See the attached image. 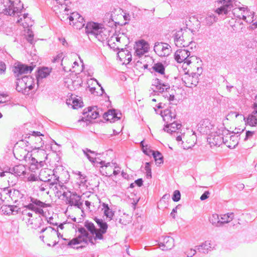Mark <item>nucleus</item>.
<instances>
[{"label":"nucleus","mask_w":257,"mask_h":257,"mask_svg":"<svg viewBox=\"0 0 257 257\" xmlns=\"http://www.w3.org/2000/svg\"><path fill=\"white\" fill-rule=\"evenodd\" d=\"M100 171L103 175L106 176H116L120 173V167L115 162L113 161L105 163L101 161L100 162Z\"/></svg>","instance_id":"obj_10"},{"label":"nucleus","mask_w":257,"mask_h":257,"mask_svg":"<svg viewBox=\"0 0 257 257\" xmlns=\"http://www.w3.org/2000/svg\"><path fill=\"white\" fill-rule=\"evenodd\" d=\"M94 221L97 223L99 228H96L94 224L88 220L84 222V226L92 235H95L94 239H103V234L107 232L108 225L102 219L95 217Z\"/></svg>","instance_id":"obj_2"},{"label":"nucleus","mask_w":257,"mask_h":257,"mask_svg":"<svg viewBox=\"0 0 257 257\" xmlns=\"http://www.w3.org/2000/svg\"><path fill=\"white\" fill-rule=\"evenodd\" d=\"M79 180L80 183L81 184H85L86 181V176L84 174H82V172H79L78 173Z\"/></svg>","instance_id":"obj_56"},{"label":"nucleus","mask_w":257,"mask_h":257,"mask_svg":"<svg viewBox=\"0 0 257 257\" xmlns=\"http://www.w3.org/2000/svg\"><path fill=\"white\" fill-rule=\"evenodd\" d=\"M1 200L5 202V206L9 207H18L15 203H16L19 199L22 197V194L20 192L16 189L8 190L4 189L1 193Z\"/></svg>","instance_id":"obj_6"},{"label":"nucleus","mask_w":257,"mask_h":257,"mask_svg":"<svg viewBox=\"0 0 257 257\" xmlns=\"http://www.w3.org/2000/svg\"><path fill=\"white\" fill-rule=\"evenodd\" d=\"M50 184L48 182H44L40 186V190L42 192L46 191L47 193L49 189Z\"/></svg>","instance_id":"obj_58"},{"label":"nucleus","mask_w":257,"mask_h":257,"mask_svg":"<svg viewBox=\"0 0 257 257\" xmlns=\"http://www.w3.org/2000/svg\"><path fill=\"white\" fill-rule=\"evenodd\" d=\"M210 222L216 226H219L220 224V218L217 214H213L209 218Z\"/></svg>","instance_id":"obj_47"},{"label":"nucleus","mask_w":257,"mask_h":257,"mask_svg":"<svg viewBox=\"0 0 257 257\" xmlns=\"http://www.w3.org/2000/svg\"><path fill=\"white\" fill-rule=\"evenodd\" d=\"M178 142L182 141L183 147L185 149H188L192 147L196 144V137L195 134L190 132H187L177 137Z\"/></svg>","instance_id":"obj_11"},{"label":"nucleus","mask_w":257,"mask_h":257,"mask_svg":"<svg viewBox=\"0 0 257 257\" xmlns=\"http://www.w3.org/2000/svg\"><path fill=\"white\" fill-rule=\"evenodd\" d=\"M128 43V39L126 35L122 33H116L108 40V44L114 50L122 49Z\"/></svg>","instance_id":"obj_8"},{"label":"nucleus","mask_w":257,"mask_h":257,"mask_svg":"<svg viewBox=\"0 0 257 257\" xmlns=\"http://www.w3.org/2000/svg\"><path fill=\"white\" fill-rule=\"evenodd\" d=\"M117 55L120 62L122 64H127L132 60L131 53L127 50L123 49V48L117 53Z\"/></svg>","instance_id":"obj_31"},{"label":"nucleus","mask_w":257,"mask_h":257,"mask_svg":"<svg viewBox=\"0 0 257 257\" xmlns=\"http://www.w3.org/2000/svg\"><path fill=\"white\" fill-rule=\"evenodd\" d=\"M25 171V167L23 165H17L12 170V172L18 176H21L24 174Z\"/></svg>","instance_id":"obj_44"},{"label":"nucleus","mask_w":257,"mask_h":257,"mask_svg":"<svg viewBox=\"0 0 257 257\" xmlns=\"http://www.w3.org/2000/svg\"><path fill=\"white\" fill-rule=\"evenodd\" d=\"M186 26L192 31L197 30L199 28L200 22L196 18L193 16L186 21Z\"/></svg>","instance_id":"obj_34"},{"label":"nucleus","mask_w":257,"mask_h":257,"mask_svg":"<svg viewBox=\"0 0 257 257\" xmlns=\"http://www.w3.org/2000/svg\"><path fill=\"white\" fill-rule=\"evenodd\" d=\"M33 69L34 67L32 66L18 63L15 65L13 71L15 75L19 77L22 74L30 73Z\"/></svg>","instance_id":"obj_25"},{"label":"nucleus","mask_w":257,"mask_h":257,"mask_svg":"<svg viewBox=\"0 0 257 257\" xmlns=\"http://www.w3.org/2000/svg\"><path fill=\"white\" fill-rule=\"evenodd\" d=\"M182 69L184 72L198 73L201 74L202 73V62L201 60L195 56H191L182 64Z\"/></svg>","instance_id":"obj_4"},{"label":"nucleus","mask_w":257,"mask_h":257,"mask_svg":"<svg viewBox=\"0 0 257 257\" xmlns=\"http://www.w3.org/2000/svg\"><path fill=\"white\" fill-rule=\"evenodd\" d=\"M62 56H63L62 54H59L57 55V56H55L54 57H53V59H52V61L53 63H56L57 62L59 61L60 60L62 61V59L63 58Z\"/></svg>","instance_id":"obj_63"},{"label":"nucleus","mask_w":257,"mask_h":257,"mask_svg":"<svg viewBox=\"0 0 257 257\" xmlns=\"http://www.w3.org/2000/svg\"><path fill=\"white\" fill-rule=\"evenodd\" d=\"M155 53L160 57H166L171 52V47L167 43H156L154 48Z\"/></svg>","instance_id":"obj_23"},{"label":"nucleus","mask_w":257,"mask_h":257,"mask_svg":"<svg viewBox=\"0 0 257 257\" xmlns=\"http://www.w3.org/2000/svg\"><path fill=\"white\" fill-rule=\"evenodd\" d=\"M197 247L200 252L205 253L208 252V250L210 248H211V245L210 241H206L201 245Z\"/></svg>","instance_id":"obj_43"},{"label":"nucleus","mask_w":257,"mask_h":257,"mask_svg":"<svg viewBox=\"0 0 257 257\" xmlns=\"http://www.w3.org/2000/svg\"><path fill=\"white\" fill-rule=\"evenodd\" d=\"M63 196L66 198L67 203L71 206H74L80 208L82 206L81 197L75 193H71L70 191L63 192Z\"/></svg>","instance_id":"obj_21"},{"label":"nucleus","mask_w":257,"mask_h":257,"mask_svg":"<svg viewBox=\"0 0 257 257\" xmlns=\"http://www.w3.org/2000/svg\"><path fill=\"white\" fill-rule=\"evenodd\" d=\"M78 231L80 233V234L69 241L68 245L71 246L72 245L78 244L82 242H84L86 244H88V243L92 245L95 244L94 242V240H95L94 236L91 234L90 235L85 228L82 227H78Z\"/></svg>","instance_id":"obj_7"},{"label":"nucleus","mask_w":257,"mask_h":257,"mask_svg":"<svg viewBox=\"0 0 257 257\" xmlns=\"http://www.w3.org/2000/svg\"><path fill=\"white\" fill-rule=\"evenodd\" d=\"M159 245L162 250H170L174 246V240L172 237L162 236L159 238Z\"/></svg>","instance_id":"obj_26"},{"label":"nucleus","mask_w":257,"mask_h":257,"mask_svg":"<svg viewBox=\"0 0 257 257\" xmlns=\"http://www.w3.org/2000/svg\"><path fill=\"white\" fill-rule=\"evenodd\" d=\"M222 133L224 138L223 143L229 148H234L238 144V136L225 129H223Z\"/></svg>","instance_id":"obj_17"},{"label":"nucleus","mask_w":257,"mask_h":257,"mask_svg":"<svg viewBox=\"0 0 257 257\" xmlns=\"http://www.w3.org/2000/svg\"><path fill=\"white\" fill-rule=\"evenodd\" d=\"M180 193L178 190H175L174 192L172 199L174 201H178L180 199Z\"/></svg>","instance_id":"obj_60"},{"label":"nucleus","mask_w":257,"mask_h":257,"mask_svg":"<svg viewBox=\"0 0 257 257\" xmlns=\"http://www.w3.org/2000/svg\"><path fill=\"white\" fill-rule=\"evenodd\" d=\"M226 119L229 121L235 128L243 131L245 123V117L243 115L236 112L231 111L226 116Z\"/></svg>","instance_id":"obj_12"},{"label":"nucleus","mask_w":257,"mask_h":257,"mask_svg":"<svg viewBox=\"0 0 257 257\" xmlns=\"http://www.w3.org/2000/svg\"><path fill=\"white\" fill-rule=\"evenodd\" d=\"M31 212H28V210L22 211L23 220L27 219L28 225L33 229H36L43 225L44 221L41 216L44 215V210H30Z\"/></svg>","instance_id":"obj_3"},{"label":"nucleus","mask_w":257,"mask_h":257,"mask_svg":"<svg viewBox=\"0 0 257 257\" xmlns=\"http://www.w3.org/2000/svg\"><path fill=\"white\" fill-rule=\"evenodd\" d=\"M83 115L86 120L90 121L97 118L99 116V112L96 107H88L84 110Z\"/></svg>","instance_id":"obj_29"},{"label":"nucleus","mask_w":257,"mask_h":257,"mask_svg":"<svg viewBox=\"0 0 257 257\" xmlns=\"http://www.w3.org/2000/svg\"><path fill=\"white\" fill-rule=\"evenodd\" d=\"M16 178L13 173L3 172L0 173V186L5 189L16 184Z\"/></svg>","instance_id":"obj_15"},{"label":"nucleus","mask_w":257,"mask_h":257,"mask_svg":"<svg viewBox=\"0 0 257 257\" xmlns=\"http://www.w3.org/2000/svg\"><path fill=\"white\" fill-rule=\"evenodd\" d=\"M122 211H123V210H122ZM119 215H121L122 213H123V216H121V218L119 219V222L123 221V222H125V223H126L131 220L132 216L131 214L124 213L123 211H121V210H119Z\"/></svg>","instance_id":"obj_51"},{"label":"nucleus","mask_w":257,"mask_h":257,"mask_svg":"<svg viewBox=\"0 0 257 257\" xmlns=\"http://www.w3.org/2000/svg\"><path fill=\"white\" fill-rule=\"evenodd\" d=\"M190 52L185 49H179L175 53V59L178 63H184L190 57Z\"/></svg>","instance_id":"obj_30"},{"label":"nucleus","mask_w":257,"mask_h":257,"mask_svg":"<svg viewBox=\"0 0 257 257\" xmlns=\"http://www.w3.org/2000/svg\"><path fill=\"white\" fill-rule=\"evenodd\" d=\"M34 36L33 32L30 29H27L25 36L27 40L31 44H33L34 42Z\"/></svg>","instance_id":"obj_53"},{"label":"nucleus","mask_w":257,"mask_h":257,"mask_svg":"<svg viewBox=\"0 0 257 257\" xmlns=\"http://www.w3.org/2000/svg\"><path fill=\"white\" fill-rule=\"evenodd\" d=\"M67 103L71 104L74 109H78L83 106V103L80 98L72 96L67 100Z\"/></svg>","instance_id":"obj_36"},{"label":"nucleus","mask_w":257,"mask_h":257,"mask_svg":"<svg viewBox=\"0 0 257 257\" xmlns=\"http://www.w3.org/2000/svg\"><path fill=\"white\" fill-rule=\"evenodd\" d=\"M200 127L201 130L203 131H207L209 130L212 127V124L211 123L210 120L208 119H205L202 120L199 123Z\"/></svg>","instance_id":"obj_41"},{"label":"nucleus","mask_w":257,"mask_h":257,"mask_svg":"<svg viewBox=\"0 0 257 257\" xmlns=\"http://www.w3.org/2000/svg\"><path fill=\"white\" fill-rule=\"evenodd\" d=\"M228 6V5H225L223 6V7H221L219 8H218L216 10V12L218 14H221L222 13H224L226 14L227 12V7Z\"/></svg>","instance_id":"obj_59"},{"label":"nucleus","mask_w":257,"mask_h":257,"mask_svg":"<svg viewBox=\"0 0 257 257\" xmlns=\"http://www.w3.org/2000/svg\"><path fill=\"white\" fill-rule=\"evenodd\" d=\"M5 6L7 7L5 9L3 10V13L7 15L12 16L15 15L16 13L18 14L15 11L14 5L9 0H5L4 1Z\"/></svg>","instance_id":"obj_35"},{"label":"nucleus","mask_w":257,"mask_h":257,"mask_svg":"<svg viewBox=\"0 0 257 257\" xmlns=\"http://www.w3.org/2000/svg\"><path fill=\"white\" fill-rule=\"evenodd\" d=\"M70 25L74 29L80 30L85 25L84 18L77 13H73L69 17Z\"/></svg>","instance_id":"obj_22"},{"label":"nucleus","mask_w":257,"mask_h":257,"mask_svg":"<svg viewBox=\"0 0 257 257\" xmlns=\"http://www.w3.org/2000/svg\"><path fill=\"white\" fill-rule=\"evenodd\" d=\"M51 229V230L52 231H54L57 233V236L58 238H61L64 240H67V239L63 238L62 234H61L60 232H59L58 227L56 229H54V228H52L50 226L44 227L41 229V230L40 231V232L41 233H43L45 231H46L47 229Z\"/></svg>","instance_id":"obj_52"},{"label":"nucleus","mask_w":257,"mask_h":257,"mask_svg":"<svg viewBox=\"0 0 257 257\" xmlns=\"http://www.w3.org/2000/svg\"><path fill=\"white\" fill-rule=\"evenodd\" d=\"M152 154L154 156L155 161L158 163L161 164L163 162V156L162 154L159 152H153Z\"/></svg>","instance_id":"obj_54"},{"label":"nucleus","mask_w":257,"mask_h":257,"mask_svg":"<svg viewBox=\"0 0 257 257\" xmlns=\"http://www.w3.org/2000/svg\"><path fill=\"white\" fill-rule=\"evenodd\" d=\"M234 217L233 213H227L220 215V224L227 223L231 221Z\"/></svg>","instance_id":"obj_42"},{"label":"nucleus","mask_w":257,"mask_h":257,"mask_svg":"<svg viewBox=\"0 0 257 257\" xmlns=\"http://www.w3.org/2000/svg\"><path fill=\"white\" fill-rule=\"evenodd\" d=\"M32 203L30 204L29 206V209H33L34 208V205H36V206L39 207H42V208H46L50 207L49 204L45 203L44 202H42L39 200H32Z\"/></svg>","instance_id":"obj_46"},{"label":"nucleus","mask_w":257,"mask_h":257,"mask_svg":"<svg viewBox=\"0 0 257 257\" xmlns=\"http://www.w3.org/2000/svg\"><path fill=\"white\" fill-rule=\"evenodd\" d=\"M32 148L28 142L26 140H21L15 145L14 148V154L17 159H23L26 158Z\"/></svg>","instance_id":"obj_9"},{"label":"nucleus","mask_w":257,"mask_h":257,"mask_svg":"<svg viewBox=\"0 0 257 257\" xmlns=\"http://www.w3.org/2000/svg\"><path fill=\"white\" fill-rule=\"evenodd\" d=\"M141 145L142 146V149L144 153L146 154L147 155H150L151 153H152V150H150V148L147 145H145V142L142 141Z\"/></svg>","instance_id":"obj_55"},{"label":"nucleus","mask_w":257,"mask_h":257,"mask_svg":"<svg viewBox=\"0 0 257 257\" xmlns=\"http://www.w3.org/2000/svg\"><path fill=\"white\" fill-rule=\"evenodd\" d=\"M99 203V199L97 198H90L87 200L85 201V205L87 207L95 208L97 207L94 204Z\"/></svg>","instance_id":"obj_45"},{"label":"nucleus","mask_w":257,"mask_h":257,"mask_svg":"<svg viewBox=\"0 0 257 257\" xmlns=\"http://www.w3.org/2000/svg\"><path fill=\"white\" fill-rule=\"evenodd\" d=\"M201 74L198 73L185 72L182 77V80L187 87H193L197 86L199 82V77Z\"/></svg>","instance_id":"obj_19"},{"label":"nucleus","mask_w":257,"mask_h":257,"mask_svg":"<svg viewBox=\"0 0 257 257\" xmlns=\"http://www.w3.org/2000/svg\"><path fill=\"white\" fill-rule=\"evenodd\" d=\"M116 117V113L114 110H109L104 113L103 117L107 121H111Z\"/></svg>","instance_id":"obj_48"},{"label":"nucleus","mask_w":257,"mask_h":257,"mask_svg":"<svg viewBox=\"0 0 257 257\" xmlns=\"http://www.w3.org/2000/svg\"><path fill=\"white\" fill-rule=\"evenodd\" d=\"M233 14L236 17L247 22L253 21L254 13L246 8H235L233 10Z\"/></svg>","instance_id":"obj_18"},{"label":"nucleus","mask_w":257,"mask_h":257,"mask_svg":"<svg viewBox=\"0 0 257 257\" xmlns=\"http://www.w3.org/2000/svg\"><path fill=\"white\" fill-rule=\"evenodd\" d=\"M145 170L146 171L147 175L151 177V169L150 163L147 162L146 163Z\"/></svg>","instance_id":"obj_62"},{"label":"nucleus","mask_w":257,"mask_h":257,"mask_svg":"<svg viewBox=\"0 0 257 257\" xmlns=\"http://www.w3.org/2000/svg\"><path fill=\"white\" fill-rule=\"evenodd\" d=\"M126 16L121 10L115 11L111 15V20L115 24L124 25L126 24Z\"/></svg>","instance_id":"obj_28"},{"label":"nucleus","mask_w":257,"mask_h":257,"mask_svg":"<svg viewBox=\"0 0 257 257\" xmlns=\"http://www.w3.org/2000/svg\"><path fill=\"white\" fill-rule=\"evenodd\" d=\"M181 127V124L173 121L171 123L166 124L164 130L169 133H172L177 132V131L180 129Z\"/></svg>","instance_id":"obj_38"},{"label":"nucleus","mask_w":257,"mask_h":257,"mask_svg":"<svg viewBox=\"0 0 257 257\" xmlns=\"http://www.w3.org/2000/svg\"><path fill=\"white\" fill-rule=\"evenodd\" d=\"M89 83H91V85H93L94 84V86H90V84H89V90L90 91L94 93L95 91V90L96 89V86L98 88L99 86H98V84L96 82V81L94 80H91L90 81V82Z\"/></svg>","instance_id":"obj_57"},{"label":"nucleus","mask_w":257,"mask_h":257,"mask_svg":"<svg viewBox=\"0 0 257 257\" xmlns=\"http://www.w3.org/2000/svg\"><path fill=\"white\" fill-rule=\"evenodd\" d=\"M28 15H24L23 18H21L18 20L17 23L22 25L24 27H28L31 25V20L30 18L28 17Z\"/></svg>","instance_id":"obj_40"},{"label":"nucleus","mask_w":257,"mask_h":257,"mask_svg":"<svg viewBox=\"0 0 257 257\" xmlns=\"http://www.w3.org/2000/svg\"><path fill=\"white\" fill-rule=\"evenodd\" d=\"M61 65L66 72H76L79 67L78 63L72 57H63Z\"/></svg>","instance_id":"obj_20"},{"label":"nucleus","mask_w":257,"mask_h":257,"mask_svg":"<svg viewBox=\"0 0 257 257\" xmlns=\"http://www.w3.org/2000/svg\"><path fill=\"white\" fill-rule=\"evenodd\" d=\"M170 88V86L168 84H164L160 82L156 85V89L160 92L168 91Z\"/></svg>","instance_id":"obj_49"},{"label":"nucleus","mask_w":257,"mask_h":257,"mask_svg":"<svg viewBox=\"0 0 257 257\" xmlns=\"http://www.w3.org/2000/svg\"><path fill=\"white\" fill-rule=\"evenodd\" d=\"M222 132L223 129H218L209 135L207 141L211 147H219L223 143L224 138Z\"/></svg>","instance_id":"obj_14"},{"label":"nucleus","mask_w":257,"mask_h":257,"mask_svg":"<svg viewBox=\"0 0 257 257\" xmlns=\"http://www.w3.org/2000/svg\"><path fill=\"white\" fill-rule=\"evenodd\" d=\"M105 29L102 24L94 22H89L85 27V33L90 40L97 42H103L107 37L104 34Z\"/></svg>","instance_id":"obj_1"},{"label":"nucleus","mask_w":257,"mask_h":257,"mask_svg":"<svg viewBox=\"0 0 257 257\" xmlns=\"http://www.w3.org/2000/svg\"><path fill=\"white\" fill-rule=\"evenodd\" d=\"M153 69L156 72L159 73L161 74H164L165 73V67L161 63L155 64L153 67Z\"/></svg>","instance_id":"obj_50"},{"label":"nucleus","mask_w":257,"mask_h":257,"mask_svg":"<svg viewBox=\"0 0 257 257\" xmlns=\"http://www.w3.org/2000/svg\"><path fill=\"white\" fill-rule=\"evenodd\" d=\"M52 175V171L50 169L45 168L42 169L39 173V178L44 182H49Z\"/></svg>","instance_id":"obj_37"},{"label":"nucleus","mask_w":257,"mask_h":257,"mask_svg":"<svg viewBox=\"0 0 257 257\" xmlns=\"http://www.w3.org/2000/svg\"><path fill=\"white\" fill-rule=\"evenodd\" d=\"M135 49L137 55L141 56L148 52L149 45L145 40H141L136 43Z\"/></svg>","instance_id":"obj_27"},{"label":"nucleus","mask_w":257,"mask_h":257,"mask_svg":"<svg viewBox=\"0 0 257 257\" xmlns=\"http://www.w3.org/2000/svg\"><path fill=\"white\" fill-rule=\"evenodd\" d=\"M64 189H66V187L64 185L57 183H51L50 184L49 189L47 194L59 197L61 194L63 195V192H66Z\"/></svg>","instance_id":"obj_24"},{"label":"nucleus","mask_w":257,"mask_h":257,"mask_svg":"<svg viewBox=\"0 0 257 257\" xmlns=\"http://www.w3.org/2000/svg\"><path fill=\"white\" fill-rule=\"evenodd\" d=\"M104 214L107 218H109V220H111L113 216L114 212H112V210H104Z\"/></svg>","instance_id":"obj_61"},{"label":"nucleus","mask_w":257,"mask_h":257,"mask_svg":"<svg viewBox=\"0 0 257 257\" xmlns=\"http://www.w3.org/2000/svg\"><path fill=\"white\" fill-rule=\"evenodd\" d=\"M17 89L19 91H29L33 88L34 82L30 76H25L18 80Z\"/></svg>","instance_id":"obj_16"},{"label":"nucleus","mask_w":257,"mask_h":257,"mask_svg":"<svg viewBox=\"0 0 257 257\" xmlns=\"http://www.w3.org/2000/svg\"><path fill=\"white\" fill-rule=\"evenodd\" d=\"M185 253L188 257H192L196 253V250L190 249L188 251H187Z\"/></svg>","instance_id":"obj_64"},{"label":"nucleus","mask_w":257,"mask_h":257,"mask_svg":"<svg viewBox=\"0 0 257 257\" xmlns=\"http://www.w3.org/2000/svg\"><path fill=\"white\" fill-rule=\"evenodd\" d=\"M56 4L54 6V10L59 14L61 19L64 18L65 15H68L70 10L71 3L69 0H56Z\"/></svg>","instance_id":"obj_13"},{"label":"nucleus","mask_w":257,"mask_h":257,"mask_svg":"<svg viewBox=\"0 0 257 257\" xmlns=\"http://www.w3.org/2000/svg\"><path fill=\"white\" fill-rule=\"evenodd\" d=\"M174 41L178 47H187L192 42V33L190 30L181 29L174 34Z\"/></svg>","instance_id":"obj_5"},{"label":"nucleus","mask_w":257,"mask_h":257,"mask_svg":"<svg viewBox=\"0 0 257 257\" xmlns=\"http://www.w3.org/2000/svg\"><path fill=\"white\" fill-rule=\"evenodd\" d=\"M162 116L163 118V120L166 123V124L171 123L175 121L174 119L176 117V114L175 112H172L171 110L166 109L162 112Z\"/></svg>","instance_id":"obj_32"},{"label":"nucleus","mask_w":257,"mask_h":257,"mask_svg":"<svg viewBox=\"0 0 257 257\" xmlns=\"http://www.w3.org/2000/svg\"><path fill=\"white\" fill-rule=\"evenodd\" d=\"M253 110L246 118V121L250 126H255L257 124V103L253 104Z\"/></svg>","instance_id":"obj_33"},{"label":"nucleus","mask_w":257,"mask_h":257,"mask_svg":"<svg viewBox=\"0 0 257 257\" xmlns=\"http://www.w3.org/2000/svg\"><path fill=\"white\" fill-rule=\"evenodd\" d=\"M52 71V68L48 67H42L38 70V79H43L48 77Z\"/></svg>","instance_id":"obj_39"}]
</instances>
